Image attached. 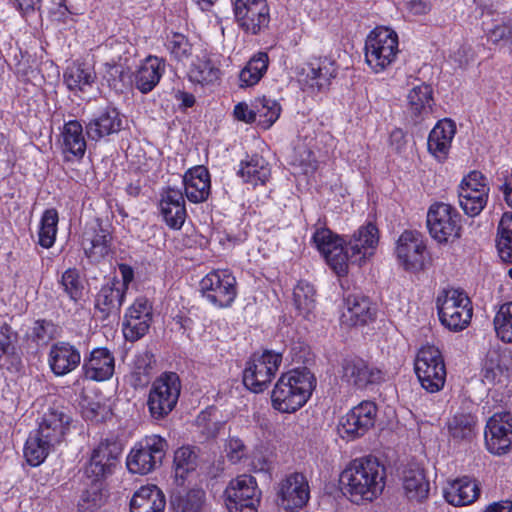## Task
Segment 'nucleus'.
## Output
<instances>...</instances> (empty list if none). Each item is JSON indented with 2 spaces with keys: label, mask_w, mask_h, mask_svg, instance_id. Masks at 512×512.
<instances>
[{
  "label": "nucleus",
  "mask_w": 512,
  "mask_h": 512,
  "mask_svg": "<svg viewBox=\"0 0 512 512\" xmlns=\"http://www.w3.org/2000/svg\"><path fill=\"white\" fill-rule=\"evenodd\" d=\"M483 187H488L485 176L479 171H472L462 180L458 191H478Z\"/></svg>",
  "instance_id": "nucleus-59"
},
{
  "label": "nucleus",
  "mask_w": 512,
  "mask_h": 512,
  "mask_svg": "<svg viewBox=\"0 0 512 512\" xmlns=\"http://www.w3.org/2000/svg\"><path fill=\"white\" fill-rule=\"evenodd\" d=\"M125 295V284H120V280L113 278L104 284L95 298V310L100 313V318L118 317Z\"/></svg>",
  "instance_id": "nucleus-23"
},
{
  "label": "nucleus",
  "mask_w": 512,
  "mask_h": 512,
  "mask_svg": "<svg viewBox=\"0 0 512 512\" xmlns=\"http://www.w3.org/2000/svg\"><path fill=\"white\" fill-rule=\"evenodd\" d=\"M152 321V305L145 297L137 298L127 309L123 321V335L127 341L135 342L148 331Z\"/></svg>",
  "instance_id": "nucleus-21"
},
{
  "label": "nucleus",
  "mask_w": 512,
  "mask_h": 512,
  "mask_svg": "<svg viewBox=\"0 0 512 512\" xmlns=\"http://www.w3.org/2000/svg\"><path fill=\"white\" fill-rule=\"evenodd\" d=\"M455 132L456 126L453 121L448 119L439 121L428 136L429 152L440 161L446 159Z\"/></svg>",
  "instance_id": "nucleus-32"
},
{
  "label": "nucleus",
  "mask_w": 512,
  "mask_h": 512,
  "mask_svg": "<svg viewBox=\"0 0 512 512\" xmlns=\"http://www.w3.org/2000/svg\"><path fill=\"white\" fill-rule=\"evenodd\" d=\"M197 454L190 446H182L174 452L173 468L178 485H183L186 477L197 468Z\"/></svg>",
  "instance_id": "nucleus-43"
},
{
  "label": "nucleus",
  "mask_w": 512,
  "mask_h": 512,
  "mask_svg": "<svg viewBox=\"0 0 512 512\" xmlns=\"http://www.w3.org/2000/svg\"><path fill=\"white\" fill-rule=\"evenodd\" d=\"M396 257L403 269L418 273L427 268L429 256L423 235L415 230H405L397 240Z\"/></svg>",
  "instance_id": "nucleus-11"
},
{
  "label": "nucleus",
  "mask_w": 512,
  "mask_h": 512,
  "mask_svg": "<svg viewBox=\"0 0 512 512\" xmlns=\"http://www.w3.org/2000/svg\"><path fill=\"white\" fill-rule=\"evenodd\" d=\"M449 441L469 443L476 436L477 417L471 413H456L446 422Z\"/></svg>",
  "instance_id": "nucleus-37"
},
{
  "label": "nucleus",
  "mask_w": 512,
  "mask_h": 512,
  "mask_svg": "<svg viewBox=\"0 0 512 512\" xmlns=\"http://www.w3.org/2000/svg\"><path fill=\"white\" fill-rule=\"evenodd\" d=\"M494 327L499 339L512 343V302L500 306L494 318Z\"/></svg>",
  "instance_id": "nucleus-53"
},
{
  "label": "nucleus",
  "mask_w": 512,
  "mask_h": 512,
  "mask_svg": "<svg viewBox=\"0 0 512 512\" xmlns=\"http://www.w3.org/2000/svg\"><path fill=\"white\" fill-rule=\"evenodd\" d=\"M57 335V326L46 319L36 320L31 328L30 337L37 344H47Z\"/></svg>",
  "instance_id": "nucleus-57"
},
{
  "label": "nucleus",
  "mask_w": 512,
  "mask_h": 512,
  "mask_svg": "<svg viewBox=\"0 0 512 512\" xmlns=\"http://www.w3.org/2000/svg\"><path fill=\"white\" fill-rule=\"evenodd\" d=\"M484 512H512V497L489 504Z\"/></svg>",
  "instance_id": "nucleus-64"
},
{
  "label": "nucleus",
  "mask_w": 512,
  "mask_h": 512,
  "mask_svg": "<svg viewBox=\"0 0 512 512\" xmlns=\"http://www.w3.org/2000/svg\"><path fill=\"white\" fill-rule=\"evenodd\" d=\"M313 240L327 264L338 276H343L348 272L349 263L361 266L366 258L374 254L379 241V232L373 223L361 226L351 236L345 247L329 229L317 230Z\"/></svg>",
  "instance_id": "nucleus-1"
},
{
  "label": "nucleus",
  "mask_w": 512,
  "mask_h": 512,
  "mask_svg": "<svg viewBox=\"0 0 512 512\" xmlns=\"http://www.w3.org/2000/svg\"><path fill=\"white\" fill-rule=\"evenodd\" d=\"M15 3L22 16H29L41 7V0H15Z\"/></svg>",
  "instance_id": "nucleus-63"
},
{
  "label": "nucleus",
  "mask_w": 512,
  "mask_h": 512,
  "mask_svg": "<svg viewBox=\"0 0 512 512\" xmlns=\"http://www.w3.org/2000/svg\"><path fill=\"white\" fill-rule=\"evenodd\" d=\"M406 9L413 15H426L432 9L430 0H409L405 4Z\"/></svg>",
  "instance_id": "nucleus-61"
},
{
  "label": "nucleus",
  "mask_w": 512,
  "mask_h": 512,
  "mask_svg": "<svg viewBox=\"0 0 512 512\" xmlns=\"http://www.w3.org/2000/svg\"><path fill=\"white\" fill-rule=\"evenodd\" d=\"M316 387V378L307 368H296L283 374L272 391V405L282 413L300 409Z\"/></svg>",
  "instance_id": "nucleus-3"
},
{
  "label": "nucleus",
  "mask_w": 512,
  "mask_h": 512,
  "mask_svg": "<svg viewBox=\"0 0 512 512\" xmlns=\"http://www.w3.org/2000/svg\"><path fill=\"white\" fill-rule=\"evenodd\" d=\"M200 291L215 307H230L237 296L236 278L228 270H213L200 281Z\"/></svg>",
  "instance_id": "nucleus-12"
},
{
  "label": "nucleus",
  "mask_w": 512,
  "mask_h": 512,
  "mask_svg": "<svg viewBox=\"0 0 512 512\" xmlns=\"http://www.w3.org/2000/svg\"><path fill=\"white\" fill-rule=\"evenodd\" d=\"M166 499L156 485L140 487L130 501V512H164Z\"/></svg>",
  "instance_id": "nucleus-33"
},
{
  "label": "nucleus",
  "mask_w": 512,
  "mask_h": 512,
  "mask_svg": "<svg viewBox=\"0 0 512 512\" xmlns=\"http://www.w3.org/2000/svg\"><path fill=\"white\" fill-rule=\"evenodd\" d=\"M408 111L415 123L424 120L432 113L434 105L433 90L428 84L421 83L412 88L408 95Z\"/></svg>",
  "instance_id": "nucleus-36"
},
{
  "label": "nucleus",
  "mask_w": 512,
  "mask_h": 512,
  "mask_svg": "<svg viewBox=\"0 0 512 512\" xmlns=\"http://www.w3.org/2000/svg\"><path fill=\"white\" fill-rule=\"evenodd\" d=\"M58 224V213L55 209L46 210L41 218L40 229H39V241L38 243L43 248H50L53 246Z\"/></svg>",
  "instance_id": "nucleus-52"
},
{
  "label": "nucleus",
  "mask_w": 512,
  "mask_h": 512,
  "mask_svg": "<svg viewBox=\"0 0 512 512\" xmlns=\"http://www.w3.org/2000/svg\"><path fill=\"white\" fill-rule=\"evenodd\" d=\"M235 22L248 35H259L269 27L270 8L267 0H235Z\"/></svg>",
  "instance_id": "nucleus-13"
},
{
  "label": "nucleus",
  "mask_w": 512,
  "mask_h": 512,
  "mask_svg": "<svg viewBox=\"0 0 512 512\" xmlns=\"http://www.w3.org/2000/svg\"><path fill=\"white\" fill-rule=\"evenodd\" d=\"M439 319L451 331L465 329L472 318L470 299L456 289L443 290L437 297Z\"/></svg>",
  "instance_id": "nucleus-6"
},
{
  "label": "nucleus",
  "mask_w": 512,
  "mask_h": 512,
  "mask_svg": "<svg viewBox=\"0 0 512 512\" xmlns=\"http://www.w3.org/2000/svg\"><path fill=\"white\" fill-rule=\"evenodd\" d=\"M480 494L476 480L467 476L448 483L444 488L445 500L453 506H465L473 503Z\"/></svg>",
  "instance_id": "nucleus-31"
},
{
  "label": "nucleus",
  "mask_w": 512,
  "mask_h": 512,
  "mask_svg": "<svg viewBox=\"0 0 512 512\" xmlns=\"http://www.w3.org/2000/svg\"><path fill=\"white\" fill-rule=\"evenodd\" d=\"M398 52V35L392 29L376 27L368 34L365 41V60L376 73L390 66Z\"/></svg>",
  "instance_id": "nucleus-5"
},
{
  "label": "nucleus",
  "mask_w": 512,
  "mask_h": 512,
  "mask_svg": "<svg viewBox=\"0 0 512 512\" xmlns=\"http://www.w3.org/2000/svg\"><path fill=\"white\" fill-rule=\"evenodd\" d=\"M378 408L373 401L364 400L353 407L339 423V433L349 440L365 435L374 427Z\"/></svg>",
  "instance_id": "nucleus-16"
},
{
  "label": "nucleus",
  "mask_w": 512,
  "mask_h": 512,
  "mask_svg": "<svg viewBox=\"0 0 512 512\" xmlns=\"http://www.w3.org/2000/svg\"><path fill=\"white\" fill-rule=\"evenodd\" d=\"M63 151L81 158L86 151V141L83 136L82 125L78 121H69L64 125Z\"/></svg>",
  "instance_id": "nucleus-41"
},
{
  "label": "nucleus",
  "mask_w": 512,
  "mask_h": 512,
  "mask_svg": "<svg viewBox=\"0 0 512 512\" xmlns=\"http://www.w3.org/2000/svg\"><path fill=\"white\" fill-rule=\"evenodd\" d=\"M85 486L78 502L79 509L84 512L92 511L103 505L106 499L105 485L86 480Z\"/></svg>",
  "instance_id": "nucleus-49"
},
{
  "label": "nucleus",
  "mask_w": 512,
  "mask_h": 512,
  "mask_svg": "<svg viewBox=\"0 0 512 512\" xmlns=\"http://www.w3.org/2000/svg\"><path fill=\"white\" fill-rule=\"evenodd\" d=\"M81 363L79 350L69 342L59 341L50 347L48 364L56 376H64L75 370Z\"/></svg>",
  "instance_id": "nucleus-25"
},
{
  "label": "nucleus",
  "mask_w": 512,
  "mask_h": 512,
  "mask_svg": "<svg viewBox=\"0 0 512 512\" xmlns=\"http://www.w3.org/2000/svg\"><path fill=\"white\" fill-rule=\"evenodd\" d=\"M496 247L500 258L512 263V213H504L498 224Z\"/></svg>",
  "instance_id": "nucleus-45"
},
{
  "label": "nucleus",
  "mask_w": 512,
  "mask_h": 512,
  "mask_svg": "<svg viewBox=\"0 0 512 512\" xmlns=\"http://www.w3.org/2000/svg\"><path fill=\"white\" fill-rule=\"evenodd\" d=\"M102 77L110 88L122 91L129 78V72L121 64L106 63Z\"/></svg>",
  "instance_id": "nucleus-56"
},
{
  "label": "nucleus",
  "mask_w": 512,
  "mask_h": 512,
  "mask_svg": "<svg viewBox=\"0 0 512 512\" xmlns=\"http://www.w3.org/2000/svg\"><path fill=\"white\" fill-rule=\"evenodd\" d=\"M237 174L253 186L265 185L271 177V168L262 156L256 154L241 161Z\"/></svg>",
  "instance_id": "nucleus-38"
},
{
  "label": "nucleus",
  "mask_w": 512,
  "mask_h": 512,
  "mask_svg": "<svg viewBox=\"0 0 512 512\" xmlns=\"http://www.w3.org/2000/svg\"><path fill=\"white\" fill-rule=\"evenodd\" d=\"M226 506L229 512H257L260 491L254 477L241 475L230 482L226 489Z\"/></svg>",
  "instance_id": "nucleus-15"
},
{
  "label": "nucleus",
  "mask_w": 512,
  "mask_h": 512,
  "mask_svg": "<svg viewBox=\"0 0 512 512\" xmlns=\"http://www.w3.org/2000/svg\"><path fill=\"white\" fill-rule=\"evenodd\" d=\"M384 466L373 457L352 460L340 475L343 494L353 503L360 504L376 499L385 487Z\"/></svg>",
  "instance_id": "nucleus-2"
},
{
  "label": "nucleus",
  "mask_w": 512,
  "mask_h": 512,
  "mask_svg": "<svg viewBox=\"0 0 512 512\" xmlns=\"http://www.w3.org/2000/svg\"><path fill=\"white\" fill-rule=\"evenodd\" d=\"M165 60L156 56L147 57L135 75V86L143 94L152 91L159 83L164 71Z\"/></svg>",
  "instance_id": "nucleus-35"
},
{
  "label": "nucleus",
  "mask_w": 512,
  "mask_h": 512,
  "mask_svg": "<svg viewBox=\"0 0 512 512\" xmlns=\"http://www.w3.org/2000/svg\"><path fill=\"white\" fill-rule=\"evenodd\" d=\"M375 311L368 297L360 294L348 295L341 323L347 326L365 325L374 318Z\"/></svg>",
  "instance_id": "nucleus-29"
},
{
  "label": "nucleus",
  "mask_w": 512,
  "mask_h": 512,
  "mask_svg": "<svg viewBox=\"0 0 512 512\" xmlns=\"http://www.w3.org/2000/svg\"><path fill=\"white\" fill-rule=\"evenodd\" d=\"M115 360L107 348L94 349L88 358L84 359L82 370L84 376L93 381H105L112 377Z\"/></svg>",
  "instance_id": "nucleus-27"
},
{
  "label": "nucleus",
  "mask_w": 512,
  "mask_h": 512,
  "mask_svg": "<svg viewBox=\"0 0 512 512\" xmlns=\"http://www.w3.org/2000/svg\"><path fill=\"white\" fill-rule=\"evenodd\" d=\"M71 420L65 408L59 406L50 407L42 416L39 427L34 432L46 440L48 444L55 447L64 439L69 430Z\"/></svg>",
  "instance_id": "nucleus-22"
},
{
  "label": "nucleus",
  "mask_w": 512,
  "mask_h": 512,
  "mask_svg": "<svg viewBox=\"0 0 512 512\" xmlns=\"http://www.w3.org/2000/svg\"><path fill=\"white\" fill-rule=\"evenodd\" d=\"M165 45L173 57L179 61L186 60L192 55V44L181 33L173 32L168 35Z\"/></svg>",
  "instance_id": "nucleus-54"
},
{
  "label": "nucleus",
  "mask_w": 512,
  "mask_h": 512,
  "mask_svg": "<svg viewBox=\"0 0 512 512\" xmlns=\"http://www.w3.org/2000/svg\"><path fill=\"white\" fill-rule=\"evenodd\" d=\"M256 119L264 128H270L279 118L281 113L280 105L272 99L262 97L254 101Z\"/></svg>",
  "instance_id": "nucleus-50"
},
{
  "label": "nucleus",
  "mask_w": 512,
  "mask_h": 512,
  "mask_svg": "<svg viewBox=\"0 0 512 512\" xmlns=\"http://www.w3.org/2000/svg\"><path fill=\"white\" fill-rule=\"evenodd\" d=\"M111 241L110 225L97 221L91 231L85 232L82 244L86 256L98 262L109 254Z\"/></svg>",
  "instance_id": "nucleus-26"
},
{
  "label": "nucleus",
  "mask_w": 512,
  "mask_h": 512,
  "mask_svg": "<svg viewBox=\"0 0 512 512\" xmlns=\"http://www.w3.org/2000/svg\"><path fill=\"white\" fill-rule=\"evenodd\" d=\"M235 117L246 123H252L257 121L254 107L250 108L246 103H239L234 108Z\"/></svg>",
  "instance_id": "nucleus-62"
},
{
  "label": "nucleus",
  "mask_w": 512,
  "mask_h": 512,
  "mask_svg": "<svg viewBox=\"0 0 512 512\" xmlns=\"http://www.w3.org/2000/svg\"><path fill=\"white\" fill-rule=\"evenodd\" d=\"M460 214L450 204L436 202L427 212V227L438 243H453L461 237Z\"/></svg>",
  "instance_id": "nucleus-9"
},
{
  "label": "nucleus",
  "mask_w": 512,
  "mask_h": 512,
  "mask_svg": "<svg viewBox=\"0 0 512 512\" xmlns=\"http://www.w3.org/2000/svg\"><path fill=\"white\" fill-rule=\"evenodd\" d=\"M180 391L181 383L176 373H164L156 379L147 401L151 417L161 420L170 414L178 402Z\"/></svg>",
  "instance_id": "nucleus-7"
},
{
  "label": "nucleus",
  "mask_w": 512,
  "mask_h": 512,
  "mask_svg": "<svg viewBox=\"0 0 512 512\" xmlns=\"http://www.w3.org/2000/svg\"><path fill=\"white\" fill-rule=\"evenodd\" d=\"M167 449L165 438L159 435L146 436L132 447L126 466L133 474L147 475L162 465Z\"/></svg>",
  "instance_id": "nucleus-4"
},
{
  "label": "nucleus",
  "mask_w": 512,
  "mask_h": 512,
  "mask_svg": "<svg viewBox=\"0 0 512 512\" xmlns=\"http://www.w3.org/2000/svg\"><path fill=\"white\" fill-rule=\"evenodd\" d=\"M54 447L38 436L35 432L31 433L24 446V457L31 466L40 465L48 456Z\"/></svg>",
  "instance_id": "nucleus-48"
},
{
  "label": "nucleus",
  "mask_w": 512,
  "mask_h": 512,
  "mask_svg": "<svg viewBox=\"0 0 512 512\" xmlns=\"http://www.w3.org/2000/svg\"><path fill=\"white\" fill-rule=\"evenodd\" d=\"M484 436L489 452L495 455L507 453L512 444V413H494L487 421Z\"/></svg>",
  "instance_id": "nucleus-18"
},
{
  "label": "nucleus",
  "mask_w": 512,
  "mask_h": 512,
  "mask_svg": "<svg viewBox=\"0 0 512 512\" xmlns=\"http://www.w3.org/2000/svg\"><path fill=\"white\" fill-rule=\"evenodd\" d=\"M293 300L299 313L307 316L315 308L314 287L308 282L299 281L293 291Z\"/></svg>",
  "instance_id": "nucleus-51"
},
{
  "label": "nucleus",
  "mask_w": 512,
  "mask_h": 512,
  "mask_svg": "<svg viewBox=\"0 0 512 512\" xmlns=\"http://www.w3.org/2000/svg\"><path fill=\"white\" fill-rule=\"evenodd\" d=\"M159 207L165 223L172 229H181L187 217L182 191L171 187L164 189Z\"/></svg>",
  "instance_id": "nucleus-24"
},
{
  "label": "nucleus",
  "mask_w": 512,
  "mask_h": 512,
  "mask_svg": "<svg viewBox=\"0 0 512 512\" xmlns=\"http://www.w3.org/2000/svg\"><path fill=\"white\" fill-rule=\"evenodd\" d=\"M60 283L72 301L77 302L82 298L84 286L77 269H67L62 274Z\"/></svg>",
  "instance_id": "nucleus-55"
},
{
  "label": "nucleus",
  "mask_w": 512,
  "mask_h": 512,
  "mask_svg": "<svg viewBox=\"0 0 512 512\" xmlns=\"http://www.w3.org/2000/svg\"><path fill=\"white\" fill-rule=\"evenodd\" d=\"M403 488L410 500L417 502L425 500L430 491V483L424 470L419 467L406 469L403 474Z\"/></svg>",
  "instance_id": "nucleus-39"
},
{
  "label": "nucleus",
  "mask_w": 512,
  "mask_h": 512,
  "mask_svg": "<svg viewBox=\"0 0 512 512\" xmlns=\"http://www.w3.org/2000/svg\"><path fill=\"white\" fill-rule=\"evenodd\" d=\"M124 122V117L116 108H106L86 125V134L89 139L98 141L105 136L120 132Z\"/></svg>",
  "instance_id": "nucleus-28"
},
{
  "label": "nucleus",
  "mask_w": 512,
  "mask_h": 512,
  "mask_svg": "<svg viewBox=\"0 0 512 512\" xmlns=\"http://www.w3.org/2000/svg\"><path fill=\"white\" fill-rule=\"evenodd\" d=\"M282 362V355L272 351L253 354L243 372V383L252 392L264 391L275 376Z\"/></svg>",
  "instance_id": "nucleus-10"
},
{
  "label": "nucleus",
  "mask_w": 512,
  "mask_h": 512,
  "mask_svg": "<svg viewBox=\"0 0 512 512\" xmlns=\"http://www.w3.org/2000/svg\"><path fill=\"white\" fill-rule=\"evenodd\" d=\"M489 187H483L478 191H458L459 204L465 214L474 217L485 208L488 200Z\"/></svg>",
  "instance_id": "nucleus-46"
},
{
  "label": "nucleus",
  "mask_w": 512,
  "mask_h": 512,
  "mask_svg": "<svg viewBox=\"0 0 512 512\" xmlns=\"http://www.w3.org/2000/svg\"><path fill=\"white\" fill-rule=\"evenodd\" d=\"M154 363V355L148 350L136 355L131 372L134 387H144L150 382Z\"/></svg>",
  "instance_id": "nucleus-47"
},
{
  "label": "nucleus",
  "mask_w": 512,
  "mask_h": 512,
  "mask_svg": "<svg viewBox=\"0 0 512 512\" xmlns=\"http://www.w3.org/2000/svg\"><path fill=\"white\" fill-rule=\"evenodd\" d=\"M336 74L337 67L334 60L328 57H317L303 65L298 74V81L304 90L319 92L328 88Z\"/></svg>",
  "instance_id": "nucleus-19"
},
{
  "label": "nucleus",
  "mask_w": 512,
  "mask_h": 512,
  "mask_svg": "<svg viewBox=\"0 0 512 512\" xmlns=\"http://www.w3.org/2000/svg\"><path fill=\"white\" fill-rule=\"evenodd\" d=\"M415 373L426 391L435 393L443 388L446 380V368L437 347L425 345L418 351L415 360Z\"/></svg>",
  "instance_id": "nucleus-8"
},
{
  "label": "nucleus",
  "mask_w": 512,
  "mask_h": 512,
  "mask_svg": "<svg viewBox=\"0 0 512 512\" xmlns=\"http://www.w3.org/2000/svg\"><path fill=\"white\" fill-rule=\"evenodd\" d=\"M205 502V492L202 489H191L178 492L171 496L173 512H201Z\"/></svg>",
  "instance_id": "nucleus-42"
},
{
  "label": "nucleus",
  "mask_w": 512,
  "mask_h": 512,
  "mask_svg": "<svg viewBox=\"0 0 512 512\" xmlns=\"http://www.w3.org/2000/svg\"><path fill=\"white\" fill-rule=\"evenodd\" d=\"M183 184L185 196L190 202L201 203L209 197L210 175L204 166L189 169L183 177Z\"/></svg>",
  "instance_id": "nucleus-30"
},
{
  "label": "nucleus",
  "mask_w": 512,
  "mask_h": 512,
  "mask_svg": "<svg viewBox=\"0 0 512 512\" xmlns=\"http://www.w3.org/2000/svg\"><path fill=\"white\" fill-rule=\"evenodd\" d=\"M225 450L227 457L233 463L239 462L246 454V447L243 441L237 437H230L228 439Z\"/></svg>",
  "instance_id": "nucleus-58"
},
{
  "label": "nucleus",
  "mask_w": 512,
  "mask_h": 512,
  "mask_svg": "<svg viewBox=\"0 0 512 512\" xmlns=\"http://www.w3.org/2000/svg\"><path fill=\"white\" fill-rule=\"evenodd\" d=\"M120 453L121 449L116 443L101 442L85 465L86 480L105 485V480L114 473L119 463Z\"/></svg>",
  "instance_id": "nucleus-14"
},
{
  "label": "nucleus",
  "mask_w": 512,
  "mask_h": 512,
  "mask_svg": "<svg viewBox=\"0 0 512 512\" xmlns=\"http://www.w3.org/2000/svg\"><path fill=\"white\" fill-rule=\"evenodd\" d=\"M488 39L494 44L499 42H510L512 40V26L508 24H499L488 33Z\"/></svg>",
  "instance_id": "nucleus-60"
},
{
  "label": "nucleus",
  "mask_w": 512,
  "mask_h": 512,
  "mask_svg": "<svg viewBox=\"0 0 512 512\" xmlns=\"http://www.w3.org/2000/svg\"><path fill=\"white\" fill-rule=\"evenodd\" d=\"M219 76V68L213 63L207 53L197 56L188 71L190 81L202 85L214 83L219 79Z\"/></svg>",
  "instance_id": "nucleus-40"
},
{
  "label": "nucleus",
  "mask_w": 512,
  "mask_h": 512,
  "mask_svg": "<svg viewBox=\"0 0 512 512\" xmlns=\"http://www.w3.org/2000/svg\"><path fill=\"white\" fill-rule=\"evenodd\" d=\"M97 79L94 66L86 62H74L64 73V82L73 92H89Z\"/></svg>",
  "instance_id": "nucleus-34"
},
{
  "label": "nucleus",
  "mask_w": 512,
  "mask_h": 512,
  "mask_svg": "<svg viewBox=\"0 0 512 512\" xmlns=\"http://www.w3.org/2000/svg\"><path fill=\"white\" fill-rule=\"evenodd\" d=\"M309 499L310 487L303 473H290L280 481L278 486V501L283 509H300L307 504Z\"/></svg>",
  "instance_id": "nucleus-20"
},
{
  "label": "nucleus",
  "mask_w": 512,
  "mask_h": 512,
  "mask_svg": "<svg viewBox=\"0 0 512 512\" xmlns=\"http://www.w3.org/2000/svg\"><path fill=\"white\" fill-rule=\"evenodd\" d=\"M341 379L356 389H366L385 380L384 372L360 357H346L341 363Z\"/></svg>",
  "instance_id": "nucleus-17"
},
{
  "label": "nucleus",
  "mask_w": 512,
  "mask_h": 512,
  "mask_svg": "<svg viewBox=\"0 0 512 512\" xmlns=\"http://www.w3.org/2000/svg\"><path fill=\"white\" fill-rule=\"evenodd\" d=\"M268 63L267 53L259 52L252 57L239 74L240 86L250 87L257 84L267 71Z\"/></svg>",
  "instance_id": "nucleus-44"
}]
</instances>
